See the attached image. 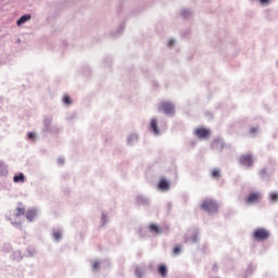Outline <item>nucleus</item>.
<instances>
[{"label":"nucleus","mask_w":278,"mask_h":278,"mask_svg":"<svg viewBox=\"0 0 278 278\" xmlns=\"http://www.w3.org/2000/svg\"><path fill=\"white\" fill-rule=\"evenodd\" d=\"M201 207L204 210V212H208V214L218 212V204H216L212 199L204 200L201 204Z\"/></svg>","instance_id":"obj_1"},{"label":"nucleus","mask_w":278,"mask_h":278,"mask_svg":"<svg viewBox=\"0 0 278 278\" xmlns=\"http://www.w3.org/2000/svg\"><path fill=\"white\" fill-rule=\"evenodd\" d=\"M253 238L257 242H263L264 240H268L270 238V231L265 228H257L253 232Z\"/></svg>","instance_id":"obj_2"},{"label":"nucleus","mask_w":278,"mask_h":278,"mask_svg":"<svg viewBox=\"0 0 278 278\" xmlns=\"http://www.w3.org/2000/svg\"><path fill=\"white\" fill-rule=\"evenodd\" d=\"M159 112H163L167 115L175 114V105L170 102H161L159 105Z\"/></svg>","instance_id":"obj_3"},{"label":"nucleus","mask_w":278,"mask_h":278,"mask_svg":"<svg viewBox=\"0 0 278 278\" xmlns=\"http://www.w3.org/2000/svg\"><path fill=\"white\" fill-rule=\"evenodd\" d=\"M239 162H240V164H242V166H247L248 168H251V166H253L255 160L253 159V154L247 153V154H242L239 157Z\"/></svg>","instance_id":"obj_4"},{"label":"nucleus","mask_w":278,"mask_h":278,"mask_svg":"<svg viewBox=\"0 0 278 278\" xmlns=\"http://www.w3.org/2000/svg\"><path fill=\"white\" fill-rule=\"evenodd\" d=\"M260 199H262V195L260 194V192H253V193H250L249 197L245 199V203L248 205H251L253 203H257Z\"/></svg>","instance_id":"obj_5"},{"label":"nucleus","mask_w":278,"mask_h":278,"mask_svg":"<svg viewBox=\"0 0 278 278\" xmlns=\"http://www.w3.org/2000/svg\"><path fill=\"white\" fill-rule=\"evenodd\" d=\"M210 134H211V131L207 128L201 127V128L195 129V136L201 139L210 138Z\"/></svg>","instance_id":"obj_6"},{"label":"nucleus","mask_w":278,"mask_h":278,"mask_svg":"<svg viewBox=\"0 0 278 278\" xmlns=\"http://www.w3.org/2000/svg\"><path fill=\"white\" fill-rule=\"evenodd\" d=\"M150 131H153L155 136H160V128L157 127V119L150 122Z\"/></svg>","instance_id":"obj_7"},{"label":"nucleus","mask_w":278,"mask_h":278,"mask_svg":"<svg viewBox=\"0 0 278 278\" xmlns=\"http://www.w3.org/2000/svg\"><path fill=\"white\" fill-rule=\"evenodd\" d=\"M31 21V15L30 14H26L23 15L22 17H20V20H17L16 25L17 27H21L23 25H25V23Z\"/></svg>","instance_id":"obj_8"},{"label":"nucleus","mask_w":278,"mask_h":278,"mask_svg":"<svg viewBox=\"0 0 278 278\" xmlns=\"http://www.w3.org/2000/svg\"><path fill=\"white\" fill-rule=\"evenodd\" d=\"M169 188H170V182L162 178L159 182V189L166 191V190H169Z\"/></svg>","instance_id":"obj_9"},{"label":"nucleus","mask_w":278,"mask_h":278,"mask_svg":"<svg viewBox=\"0 0 278 278\" xmlns=\"http://www.w3.org/2000/svg\"><path fill=\"white\" fill-rule=\"evenodd\" d=\"M159 275H161V277L165 278L168 275V267H166V265L162 264L159 266Z\"/></svg>","instance_id":"obj_10"},{"label":"nucleus","mask_w":278,"mask_h":278,"mask_svg":"<svg viewBox=\"0 0 278 278\" xmlns=\"http://www.w3.org/2000/svg\"><path fill=\"white\" fill-rule=\"evenodd\" d=\"M14 184H23L25 181V175L17 174L13 177Z\"/></svg>","instance_id":"obj_11"},{"label":"nucleus","mask_w":278,"mask_h":278,"mask_svg":"<svg viewBox=\"0 0 278 278\" xmlns=\"http://www.w3.org/2000/svg\"><path fill=\"white\" fill-rule=\"evenodd\" d=\"M149 229H150L151 233H161L162 232V230L155 224H151Z\"/></svg>","instance_id":"obj_12"},{"label":"nucleus","mask_w":278,"mask_h":278,"mask_svg":"<svg viewBox=\"0 0 278 278\" xmlns=\"http://www.w3.org/2000/svg\"><path fill=\"white\" fill-rule=\"evenodd\" d=\"M26 218L31 223V220H34L36 218V212L34 211H28L26 213Z\"/></svg>","instance_id":"obj_13"},{"label":"nucleus","mask_w":278,"mask_h":278,"mask_svg":"<svg viewBox=\"0 0 278 278\" xmlns=\"http://www.w3.org/2000/svg\"><path fill=\"white\" fill-rule=\"evenodd\" d=\"M269 201H271V203H277L278 202V193L277 192L269 193Z\"/></svg>","instance_id":"obj_14"},{"label":"nucleus","mask_w":278,"mask_h":278,"mask_svg":"<svg viewBox=\"0 0 278 278\" xmlns=\"http://www.w3.org/2000/svg\"><path fill=\"white\" fill-rule=\"evenodd\" d=\"M63 103H64L65 105H72V104H73V100H71V96L65 94V96L63 97Z\"/></svg>","instance_id":"obj_15"},{"label":"nucleus","mask_w":278,"mask_h":278,"mask_svg":"<svg viewBox=\"0 0 278 278\" xmlns=\"http://www.w3.org/2000/svg\"><path fill=\"white\" fill-rule=\"evenodd\" d=\"M24 214H25V208H23V207H17V208L15 210V213H14V215H15L16 217H18V216H24Z\"/></svg>","instance_id":"obj_16"},{"label":"nucleus","mask_w":278,"mask_h":278,"mask_svg":"<svg viewBox=\"0 0 278 278\" xmlns=\"http://www.w3.org/2000/svg\"><path fill=\"white\" fill-rule=\"evenodd\" d=\"M212 177L213 179H220V169H213Z\"/></svg>","instance_id":"obj_17"},{"label":"nucleus","mask_w":278,"mask_h":278,"mask_svg":"<svg viewBox=\"0 0 278 278\" xmlns=\"http://www.w3.org/2000/svg\"><path fill=\"white\" fill-rule=\"evenodd\" d=\"M54 240H62V232L60 230L53 232Z\"/></svg>","instance_id":"obj_18"},{"label":"nucleus","mask_w":278,"mask_h":278,"mask_svg":"<svg viewBox=\"0 0 278 278\" xmlns=\"http://www.w3.org/2000/svg\"><path fill=\"white\" fill-rule=\"evenodd\" d=\"M4 173H8V169L5 168L3 162H0V174L3 175Z\"/></svg>","instance_id":"obj_19"},{"label":"nucleus","mask_w":278,"mask_h":278,"mask_svg":"<svg viewBox=\"0 0 278 278\" xmlns=\"http://www.w3.org/2000/svg\"><path fill=\"white\" fill-rule=\"evenodd\" d=\"M173 253H174V255H179L181 253V248L180 247L174 248Z\"/></svg>","instance_id":"obj_20"},{"label":"nucleus","mask_w":278,"mask_h":278,"mask_svg":"<svg viewBox=\"0 0 278 278\" xmlns=\"http://www.w3.org/2000/svg\"><path fill=\"white\" fill-rule=\"evenodd\" d=\"M100 266H101V263L99 261H96L92 265V268L93 270H98Z\"/></svg>","instance_id":"obj_21"},{"label":"nucleus","mask_w":278,"mask_h":278,"mask_svg":"<svg viewBox=\"0 0 278 278\" xmlns=\"http://www.w3.org/2000/svg\"><path fill=\"white\" fill-rule=\"evenodd\" d=\"M135 275H136L138 278H141L142 275H143V273L141 271L140 268H137V269L135 270Z\"/></svg>","instance_id":"obj_22"},{"label":"nucleus","mask_w":278,"mask_h":278,"mask_svg":"<svg viewBox=\"0 0 278 278\" xmlns=\"http://www.w3.org/2000/svg\"><path fill=\"white\" fill-rule=\"evenodd\" d=\"M260 3L262 5H268V3H270V0H260Z\"/></svg>","instance_id":"obj_23"},{"label":"nucleus","mask_w":278,"mask_h":278,"mask_svg":"<svg viewBox=\"0 0 278 278\" xmlns=\"http://www.w3.org/2000/svg\"><path fill=\"white\" fill-rule=\"evenodd\" d=\"M250 134H257V128H251Z\"/></svg>","instance_id":"obj_24"},{"label":"nucleus","mask_w":278,"mask_h":278,"mask_svg":"<svg viewBox=\"0 0 278 278\" xmlns=\"http://www.w3.org/2000/svg\"><path fill=\"white\" fill-rule=\"evenodd\" d=\"M34 136H35L34 132H29L28 134V139L31 140V138H34Z\"/></svg>","instance_id":"obj_25"},{"label":"nucleus","mask_w":278,"mask_h":278,"mask_svg":"<svg viewBox=\"0 0 278 278\" xmlns=\"http://www.w3.org/2000/svg\"><path fill=\"white\" fill-rule=\"evenodd\" d=\"M261 175H266V169L261 170Z\"/></svg>","instance_id":"obj_26"},{"label":"nucleus","mask_w":278,"mask_h":278,"mask_svg":"<svg viewBox=\"0 0 278 278\" xmlns=\"http://www.w3.org/2000/svg\"><path fill=\"white\" fill-rule=\"evenodd\" d=\"M213 270H218V266L214 265Z\"/></svg>","instance_id":"obj_27"},{"label":"nucleus","mask_w":278,"mask_h":278,"mask_svg":"<svg viewBox=\"0 0 278 278\" xmlns=\"http://www.w3.org/2000/svg\"><path fill=\"white\" fill-rule=\"evenodd\" d=\"M173 42H174L173 40L169 41V47H173Z\"/></svg>","instance_id":"obj_28"},{"label":"nucleus","mask_w":278,"mask_h":278,"mask_svg":"<svg viewBox=\"0 0 278 278\" xmlns=\"http://www.w3.org/2000/svg\"><path fill=\"white\" fill-rule=\"evenodd\" d=\"M102 218H105V215H103Z\"/></svg>","instance_id":"obj_29"}]
</instances>
